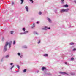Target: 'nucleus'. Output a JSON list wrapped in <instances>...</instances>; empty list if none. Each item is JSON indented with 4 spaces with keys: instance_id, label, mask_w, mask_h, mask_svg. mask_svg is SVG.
Returning a JSON list of instances; mask_svg holds the SVG:
<instances>
[{
    "instance_id": "1",
    "label": "nucleus",
    "mask_w": 76,
    "mask_h": 76,
    "mask_svg": "<svg viewBox=\"0 0 76 76\" xmlns=\"http://www.w3.org/2000/svg\"><path fill=\"white\" fill-rule=\"evenodd\" d=\"M8 44H9V42H6L5 44V46L4 47V51H6L7 50V47H7Z\"/></svg>"
},
{
    "instance_id": "2",
    "label": "nucleus",
    "mask_w": 76,
    "mask_h": 76,
    "mask_svg": "<svg viewBox=\"0 0 76 76\" xmlns=\"http://www.w3.org/2000/svg\"><path fill=\"white\" fill-rule=\"evenodd\" d=\"M69 11V9H66L64 10H61L60 13H63V12H68Z\"/></svg>"
},
{
    "instance_id": "3",
    "label": "nucleus",
    "mask_w": 76,
    "mask_h": 76,
    "mask_svg": "<svg viewBox=\"0 0 76 76\" xmlns=\"http://www.w3.org/2000/svg\"><path fill=\"white\" fill-rule=\"evenodd\" d=\"M60 73H61L62 75H68V74L66 73V72H60Z\"/></svg>"
},
{
    "instance_id": "4",
    "label": "nucleus",
    "mask_w": 76,
    "mask_h": 76,
    "mask_svg": "<svg viewBox=\"0 0 76 76\" xmlns=\"http://www.w3.org/2000/svg\"><path fill=\"white\" fill-rule=\"evenodd\" d=\"M42 29H45V30L48 29H50V28L49 27V28H48L47 27H45V28H43Z\"/></svg>"
},
{
    "instance_id": "5",
    "label": "nucleus",
    "mask_w": 76,
    "mask_h": 76,
    "mask_svg": "<svg viewBox=\"0 0 76 76\" xmlns=\"http://www.w3.org/2000/svg\"><path fill=\"white\" fill-rule=\"evenodd\" d=\"M47 20H48L49 22H50V23L51 22V20L50 18H47Z\"/></svg>"
},
{
    "instance_id": "6",
    "label": "nucleus",
    "mask_w": 76,
    "mask_h": 76,
    "mask_svg": "<svg viewBox=\"0 0 76 76\" xmlns=\"http://www.w3.org/2000/svg\"><path fill=\"white\" fill-rule=\"evenodd\" d=\"M9 48L11 47V45L12 44V41H10V42L9 43Z\"/></svg>"
},
{
    "instance_id": "7",
    "label": "nucleus",
    "mask_w": 76,
    "mask_h": 76,
    "mask_svg": "<svg viewBox=\"0 0 76 76\" xmlns=\"http://www.w3.org/2000/svg\"><path fill=\"white\" fill-rule=\"evenodd\" d=\"M42 70L43 71L44 70H46V68H45V67H42Z\"/></svg>"
},
{
    "instance_id": "8",
    "label": "nucleus",
    "mask_w": 76,
    "mask_h": 76,
    "mask_svg": "<svg viewBox=\"0 0 76 76\" xmlns=\"http://www.w3.org/2000/svg\"><path fill=\"white\" fill-rule=\"evenodd\" d=\"M25 8L26 9V11L28 12V6H26V7Z\"/></svg>"
},
{
    "instance_id": "9",
    "label": "nucleus",
    "mask_w": 76,
    "mask_h": 76,
    "mask_svg": "<svg viewBox=\"0 0 76 76\" xmlns=\"http://www.w3.org/2000/svg\"><path fill=\"white\" fill-rule=\"evenodd\" d=\"M63 7H68V5L66 4L65 5H64Z\"/></svg>"
},
{
    "instance_id": "10",
    "label": "nucleus",
    "mask_w": 76,
    "mask_h": 76,
    "mask_svg": "<svg viewBox=\"0 0 76 76\" xmlns=\"http://www.w3.org/2000/svg\"><path fill=\"white\" fill-rule=\"evenodd\" d=\"M44 56H45V57H48V54H45Z\"/></svg>"
},
{
    "instance_id": "11",
    "label": "nucleus",
    "mask_w": 76,
    "mask_h": 76,
    "mask_svg": "<svg viewBox=\"0 0 76 76\" xmlns=\"http://www.w3.org/2000/svg\"><path fill=\"white\" fill-rule=\"evenodd\" d=\"M28 31H24V34H26L28 33Z\"/></svg>"
},
{
    "instance_id": "12",
    "label": "nucleus",
    "mask_w": 76,
    "mask_h": 76,
    "mask_svg": "<svg viewBox=\"0 0 76 76\" xmlns=\"http://www.w3.org/2000/svg\"><path fill=\"white\" fill-rule=\"evenodd\" d=\"M21 4H22V3H23V1H24L23 0H21Z\"/></svg>"
},
{
    "instance_id": "13",
    "label": "nucleus",
    "mask_w": 76,
    "mask_h": 76,
    "mask_svg": "<svg viewBox=\"0 0 76 76\" xmlns=\"http://www.w3.org/2000/svg\"><path fill=\"white\" fill-rule=\"evenodd\" d=\"M35 24H33V26H32V28H34V27H35Z\"/></svg>"
},
{
    "instance_id": "14",
    "label": "nucleus",
    "mask_w": 76,
    "mask_h": 76,
    "mask_svg": "<svg viewBox=\"0 0 76 76\" xmlns=\"http://www.w3.org/2000/svg\"><path fill=\"white\" fill-rule=\"evenodd\" d=\"M9 57V55H7L5 57H6V58H7L8 57Z\"/></svg>"
},
{
    "instance_id": "15",
    "label": "nucleus",
    "mask_w": 76,
    "mask_h": 76,
    "mask_svg": "<svg viewBox=\"0 0 76 76\" xmlns=\"http://www.w3.org/2000/svg\"><path fill=\"white\" fill-rule=\"evenodd\" d=\"M23 48H27V46H24L23 47Z\"/></svg>"
},
{
    "instance_id": "16",
    "label": "nucleus",
    "mask_w": 76,
    "mask_h": 76,
    "mask_svg": "<svg viewBox=\"0 0 76 76\" xmlns=\"http://www.w3.org/2000/svg\"><path fill=\"white\" fill-rule=\"evenodd\" d=\"M15 67V66L14 65H13L11 68L10 69L11 70H12V69L13 68V67Z\"/></svg>"
},
{
    "instance_id": "17",
    "label": "nucleus",
    "mask_w": 76,
    "mask_h": 76,
    "mask_svg": "<svg viewBox=\"0 0 76 76\" xmlns=\"http://www.w3.org/2000/svg\"><path fill=\"white\" fill-rule=\"evenodd\" d=\"M34 34H38V33H37L36 32H34Z\"/></svg>"
},
{
    "instance_id": "18",
    "label": "nucleus",
    "mask_w": 76,
    "mask_h": 76,
    "mask_svg": "<svg viewBox=\"0 0 76 76\" xmlns=\"http://www.w3.org/2000/svg\"><path fill=\"white\" fill-rule=\"evenodd\" d=\"M64 1V0H61V3H62L63 4V2Z\"/></svg>"
},
{
    "instance_id": "19",
    "label": "nucleus",
    "mask_w": 76,
    "mask_h": 76,
    "mask_svg": "<svg viewBox=\"0 0 76 76\" xmlns=\"http://www.w3.org/2000/svg\"><path fill=\"white\" fill-rule=\"evenodd\" d=\"M47 75H51V74L50 73H47Z\"/></svg>"
},
{
    "instance_id": "20",
    "label": "nucleus",
    "mask_w": 76,
    "mask_h": 76,
    "mask_svg": "<svg viewBox=\"0 0 76 76\" xmlns=\"http://www.w3.org/2000/svg\"><path fill=\"white\" fill-rule=\"evenodd\" d=\"M11 34H13V31H11L10 32Z\"/></svg>"
},
{
    "instance_id": "21",
    "label": "nucleus",
    "mask_w": 76,
    "mask_h": 76,
    "mask_svg": "<svg viewBox=\"0 0 76 76\" xmlns=\"http://www.w3.org/2000/svg\"><path fill=\"white\" fill-rule=\"evenodd\" d=\"M26 69H25L23 71V72H26Z\"/></svg>"
},
{
    "instance_id": "22",
    "label": "nucleus",
    "mask_w": 76,
    "mask_h": 76,
    "mask_svg": "<svg viewBox=\"0 0 76 76\" xmlns=\"http://www.w3.org/2000/svg\"><path fill=\"white\" fill-rule=\"evenodd\" d=\"M73 44H74L73 43H70V45H73Z\"/></svg>"
},
{
    "instance_id": "23",
    "label": "nucleus",
    "mask_w": 76,
    "mask_h": 76,
    "mask_svg": "<svg viewBox=\"0 0 76 76\" xmlns=\"http://www.w3.org/2000/svg\"><path fill=\"white\" fill-rule=\"evenodd\" d=\"M23 30L24 31H25V28H23Z\"/></svg>"
},
{
    "instance_id": "24",
    "label": "nucleus",
    "mask_w": 76,
    "mask_h": 76,
    "mask_svg": "<svg viewBox=\"0 0 76 76\" xmlns=\"http://www.w3.org/2000/svg\"><path fill=\"white\" fill-rule=\"evenodd\" d=\"M13 44H16V42L15 41H14L13 42Z\"/></svg>"
},
{
    "instance_id": "25",
    "label": "nucleus",
    "mask_w": 76,
    "mask_h": 76,
    "mask_svg": "<svg viewBox=\"0 0 76 76\" xmlns=\"http://www.w3.org/2000/svg\"><path fill=\"white\" fill-rule=\"evenodd\" d=\"M30 1L31 2V1H32L31 2L32 3H33V2H34V1H33V0H30Z\"/></svg>"
},
{
    "instance_id": "26",
    "label": "nucleus",
    "mask_w": 76,
    "mask_h": 76,
    "mask_svg": "<svg viewBox=\"0 0 76 76\" xmlns=\"http://www.w3.org/2000/svg\"><path fill=\"white\" fill-rule=\"evenodd\" d=\"M76 48H74L73 49V50L74 51H76Z\"/></svg>"
},
{
    "instance_id": "27",
    "label": "nucleus",
    "mask_w": 76,
    "mask_h": 76,
    "mask_svg": "<svg viewBox=\"0 0 76 76\" xmlns=\"http://www.w3.org/2000/svg\"><path fill=\"white\" fill-rule=\"evenodd\" d=\"M71 60H74V58H72Z\"/></svg>"
},
{
    "instance_id": "28",
    "label": "nucleus",
    "mask_w": 76,
    "mask_h": 76,
    "mask_svg": "<svg viewBox=\"0 0 76 76\" xmlns=\"http://www.w3.org/2000/svg\"><path fill=\"white\" fill-rule=\"evenodd\" d=\"M71 75H75V73H71Z\"/></svg>"
},
{
    "instance_id": "29",
    "label": "nucleus",
    "mask_w": 76,
    "mask_h": 76,
    "mask_svg": "<svg viewBox=\"0 0 76 76\" xmlns=\"http://www.w3.org/2000/svg\"><path fill=\"white\" fill-rule=\"evenodd\" d=\"M20 34V35H23V34H24V33H21Z\"/></svg>"
},
{
    "instance_id": "30",
    "label": "nucleus",
    "mask_w": 76,
    "mask_h": 76,
    "mask_svg": "<svg viewBox=\"0 0 76 76\" xmlns=\"http://www.w3.org/2000/svg\"><path fill=\"white\" fill-rule=\"evenodd\" d=\"M40 42H40V40H39V42H38V44H39V43H40Z\"/></svg>"
},
{
    "instance_id": "31",
    "label": "nucleus",
    "mask_w": 76,
    "mask_h": 76,
    "mask_svg": "<svg viewBox=\"0 0 76 76\" xmlns=\"http://www.w3.org/2000/svg\"><path fill=\"white\" fill-rule=\"evenodd\" d=\"M39 15H41L42 13L41 12H39Z\"/></svg>"
},
{
    "instance_id": "32",
    "label": "nucleus",
    "mask_w": 76,
    "mask_h": 76,
    "mask_svg": "<svg viewBox=\"0 0 76 76\" xmlns=\"http://www.w3.org/2000/svg\"><path fill=\"white\" fill-rule=\"evenodd\" d=\"M18 56H20V53H18Z\"/></svg>"
},
{
    "instance_id": "33",
    "label": "nucleus",
    "mask_w": 76,
    "mask_h": 76,
    "mask_svg": "<svg viewBox=\"0 0 76 76\" xmlns=\"http://www.w3.org/2000/svg\"><path fill=\"white\" fill-rule=\"evenodd\" d=\"M39 23V21H37V24H38V23Z\"/></svg>"
},
{
    "instance_id": "34",
    "label": "nucleus",
    "mask_w": 76,
    "mask_h": 76,
    "mask_svg": "<svg viewBox=\"0 0 76 76\" xmlns=\"http://www.w3.org/2000/svg\"><path fill=\"white\" fill-rule=\"evenodd\" d=\"M17 68L18 69H20L19 66L18 65H17Z\"/></svg>"
},
{
    "instance_id": "35",
    "label": "nucleus",
    "mask_w": 76,
    "mask_h": 76,
    "mask_svg": "<svg viewBox=\"0 0 76 76\" xmlns=\"http://www.w3.org/2000/svg\"><path fill=\"white\" fill-rule=\"evenodd\" d=\"M12 5H13V4H14V2H12Z\"/></svg>"
},
{
    "instance_id": "36",
    "label": "nucleus",
    "mask_w": 76,
    "mask_h": 76,
    "mask_svg": "<svg viewBox=\"0 0 76 76\" xmlns=\"http://www.w3.org/2000/svg\"><path fill=\"white\" fill-rule=\"evenodd\" d=\"M23 56L22 55H21L20 57V58H22V57H23Z\"/></svg>"
},
{
    "instance_id": "37",
    "label": "nucleus",
    "mask_w": 76,
    "mask_h": 76,
    "mask_svg": "<svg viewBox=\"0 0 76 76\" xmlns=\"http://www.w3.org/2000/svg\"><path fill=\"white\" fill-rule=\"evenodd\" d=\"M13 64V63H11L10 64V65H12Z\"/></svg>"
},
{
    "instance_id": "38",
    "label": "nucleus",
    "mask_w": 76,
    "mask_h": 76,
    "mask_svg": "<svg viewBox=\"0 0 76 76\" xmlns=\"http://www.w3.org/2000/svg\"><path fill=\"white\" fill-rule=\"evenodd\" d=\"M74 2L76 4V1H74Z\"/></svg>"
},
{
    "instance_id": "39",
    "label": "nucleus",
    "mask_w": 76,
    "mask_h": 76,
    "mask_svg": "<svg viewBox=\"0 0 76 76\" xmlns=\"http://www.w3.org/2000/svg\"><path fill=\"white\" fill-rule=\"evenodd\" d=\"M65 64H67V62H65Z\"/></svg>"
},
{
    "instance_id": "40",
    "label": "nucleus",
    "mask_w": 76,
    "mask_h": 76,
    "mask_svg": "<svg viewBox=\"0 0 76 76\" xmlns=\"http://www.w3.org/2000/svg\"><path fill=\"white\" fill-rule=\"evenodd\" d=\"M16 72H19V69L18 70V71H17Z\"/></svg>"
},
{
    "instance_id": "41",
    "label": "nucleus",
    "mask_w": 76,
    "mask_h": 76,
    "mask_svg": "<svg viewBox=\"0 0 76 76\" xmlns=\"http://www.w3.org/2000/svg\"><path fill=\"white\" fill-rule=\"evenodd\" d=\"M38 72H39V71H37V73H38Z\"/></svg>"
},
{
    "instance_id": "42",
    "label": "nucleus",
    "mask_w": 76,
    "mask_h": 76,
    "mask_svg": "<svg viewBox=\"0 0 76 76\" xmlns=\"http://www.w3.org/2000/svg\"><path fill=\"white\" fill-rule=\"evenodd\" d=\"M1 61H2V60H1Z\"/></svg>"
},
{
    "instance_id": "43",
    "label": "nucleus",
    "mask_w": 76,
    "mask_h": 76,
    "mask_svg": "<svg viewBox=\"0 0 76 76\" xmlns=\"http://www.w3.org/2000/svg\"><path fill=\"white\" fill-rule=\"evenodd\" d=\"M59 76H61L60 75H59Z\"/></svg>"
}]
</instances>
